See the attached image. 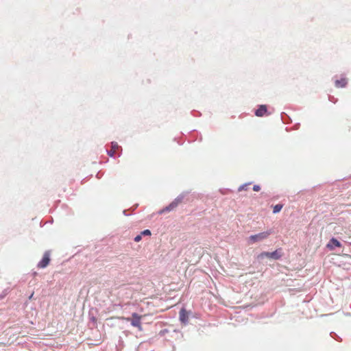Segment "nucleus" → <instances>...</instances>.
Listing matches in <instances>:
<instances>
[{
	"mask_svg": "<svg viewBox=\"0 0 351 351\" xmlns=\"http://www.w3.org/2000/svg\"><path fill=\"white\" fill-rule=\"evenodd\" d=\"M185 194L184 193H182L180 195H179L171 203H170L168 206H167L166 207L163 208L162 209L158 211V214L160 215H162L165 213H167V212H170L171 210H173V209H175L179 204H180L182 202V201L183 200V199L185 197Z\"/></svg>",
	"mask_w": 351,
	"mask_h": 351,
	"instance_id": "f257e3e1",
	"label": "nucleus"
},
{
	"mask_svg": "<svg viewBox=\"0 0 351 351\" xmlns=\"http://www.w3.org/2000/svg\"><path fill=\"white\" fill-rule=\"evenodd\" d=\"M271 234V230H267L265 232H260L256 234L251 235L247 239L248 244H253L257 242L262 241Z\"/></svg>",
	"mask_w": 351,
	"mask_h": 351,
	"instance_id": "f03ea898",
	"label": "nucleus"
},
{
	"mask_svg": "<svg viewBox=\"0 0 351 351\" xmlns=\"http://www.w3.org/2000/svg\"><path fill=\"white\" fill-rule=\"evenodd\" d=\"M132 319L128 317V318H127V320L131 321V325L132 326L136 327L138 328L139 330H141L142 327H141V316L138 315L136 313H133L132 314Z\"/></svg>",
	"mask_w": 351,
	"mask_h": 351,
	"instance_id": "7ed1b4c3",
	"label": "nucleus"
},
{
	"mask_svg": "<svg viewBox=\"0 0 351 351\" xmlns=\"http://www.w3.org/2000/svg\"><path fill=\"white\" fill-rule=\"evenodd\" d=\"M49 252L47 251L45 252L43 258L38 262L37 267L38 268H45L50 262Z\"/></svg>",
	"mask_w": 351,
	"mask_h": 351,
	"instance_id": "20e7f679",
	"label": "nucleus"
},
{
	"mask_svg": "<svg viewBox=\"0 0 351 351\" xmlns=\"http://www.w3.org/2000/svg\"><path fill=\"white\" fill-rule=\"evenodd\" d=\"M262 256H265L268 258H271L275 260L280 259L281 257L280 253L278 250H275L272 252H264L261 254Z\"/></svg>",
	"mask_w": 351,
	"mask_h": 351,
	"instance_id": "39448f33",
	"label": "nucleus"
},
{
	"mask_svg": "<svg viewBox=\"0 0 351 351\" xmlns=\"http://www.w3.org/2000/svg\"><path fill=\"white\" fill-rule=\"evenodd\" d=\"M180 320L183 324H187L189 320L188 313L184 308H182L179 313Z\"/></svg>",
	"mask_w": 351,
	"mask_h": 351,
	"instance_id": "423d86ee",
	"label": "nucleus"
},
{
	"mask_svg": "<svg viewBox=\"0 0 351 351\" xmlns=\"http://www.w3.org/2000/svg\"><path fill=\"white\" fill-rule=\"evenodd\" d=\"M341 246V243L335 238H332L326 245V247L330 250H334L336 247H339Z\"/></svg>",
	"mask_w": 351,
	"mask_h": 351,
	"instance_id": "0eeeda50",
	"label": "nucleus"
},
{
	"mask_svg": "<svg viewBox=\"0 0 351 351\" xmlns=\"http://www.w3.org/2000/svg\"><path fill=\"white\" fill-rule=\"evenodd\" d=\"M267 110V106L265 105H261L255 111V114L257 117H263L266 114Z\"/></svg>",
	"mask_w": 351,
	"mask_h": 351,
	"instance_id": "6e6552de",
	"label": "nucleus"
},
{
	"mask_svg": "<svg viewBox=\"0 0 351 351\" xmlns=\"http://www.w3.org/2000/svg\"><path fill=\"white\" fill-rule=\"evenodd\" d=\"M335 86L338 88H343L347 84V80L346 78H341V80H336L335 82Z\"/></svg>",
	"mask_w": 351,
	"mask_h": 351,
	"instance_id": "1a4fd4ad",
	"label": "nucleus"
},
{
	"mask_svg": "<svg viewBox=\"0 0 351 351\" xmlns=\"http://www.w3.org/2000/svg\"><path fill=\"white\" fill-rule=\"evenodd\" d=\"M282 206H283V205L280 204H278L275 205L273 208V213L276 214V213H279L281 210V209L282 208Z\"/></svg>",
	"mask_w": 351,
	"mask_h": 351,
	"instance_id": "9d476101",
	"label": "nucleus"
},
{
	"mask_svg": "<svg viewBox=\"0 0 351 351\" xmlns=\"http://www.w3.org/2000/svg\"><path fill=\"white\" fill-rule=\"evenodd\" d=\"M119 146L117 142H112L111 143V149L116 151L117 149H119Z\"/></svg>",
	"mask_w": 351,
	"mask_h": 351,
	"instance_id": "9b49d317",
	"label": "nucleus"
},
{
	"mask_svg": "<svg viewBox=\"0 0 351 351\" xmlns=\"http://www.w3.org/2000/svg\"><path fill=\"white\" fill-rule=\"evenodd\" d=\"M249 184H250V183H249V184H244L241 185L239 187L238 191H243V190H247V186H248Z\"/></svg>",
	"mask_w": 351,
	"mask_h": 351,
	"instance_id": "f8f14e48",
	"label": "nucleus"
},
{
	"mask_svg": "<svg viewBox=\"0 0 351 351\" xmlns=\"http://www.w3.org/2000/svg\"><path fill=\"white\" fill-rule=\"evenodd\" d=\"M151 231L148 229L145 230L141 232V236H150L151 235Z\"/></svg>",
	"mask_w": 351,
	"mask_h": 351,
	"instance_id": "ddd939ff",
	"label": "nucleus"
},
{
	"mask_svg": "<svg viewBox=\"0 0 351 351\" xmlns=\"http://www.w3.org/2000/svg\"><path fill=\"white\" fill-rule=\"evenodd\" d=\"M141 239H142V236H141V234H139L136 235V236L134 237V241L135 242H139L140 241H141Z\"/></svg>",
	"mask_w": 351,
	"mask_h": 351,
	"instance_id": "4468645a",
	"label": "nucleus"
},
{
	"mask_svg": "<svg viewBox=\"0 0 351 351\" xmlns=\"http://www.w3.org/2000/svg\"><path fill=\"white\" fill-rule=\"evenodd\" d=\"M115 152L116 151L113 150L112 149H111L110 150H107L108 154L111 157H113L114 156Z\"/></svg>",
	"mask_w": 351,
	"mask_h": 351,
	"instance_id": "2eb2a0df",
	"label": "nucleus"
},
{
	"mask_svg": "<svg viewBox=\"0 0 351 351\" xmlns=\"http://www.w3.org/2000/svg\"><path fill=\"white\" fill-rule=\"evenodd\" d=\"M253 190H254V191H259L261 190V187H260V186H259V185H256V184H255V185H254V186H253Z\"/></svg>",
	"mask_w": 351,
	"mask_h": 351,
	"instance_id": "dca6fc26",
	"label": "nucleus"
},
{
	"mask_svg": "<svg viewBox=\"0 0 351 351\" xmlns=\"http://www.w3.org/2000/svg\"><path fill=\"white\" fill-rule=\"evenodd\" d=\"M6 295H7V291H6V290H5V291H3L2 294H0V300H2L3 298H4V297Z\"/></svg>",
	"mask_w": 351,
	"mask_h": 351,
	"instance_id": "f3484780",
	"label": "nucleus"
},
{
	"mask_svg": "<svg viewBox=\"0 0 351 351\" xmlns=\"http://www.w3.org/2000/svg\"><path fill=\"white\" fill-rule=\"evenodd\" d=\"M90 320L93 322H96V318L95 317H90Z\"/></svg>",
	"mask_w": 351,
	"mask_h": 351,
	"instance_id": "a211bd4d",
	"label": "nucleus"
},
{
	"mask_svg": "<svg viewBox=\"0 0 351 351\" xmlns=\"http://www.w3.org/2000/svg\"><path fill=\"white\" fill-rule=\"evenodd\" d=\"M123 214H124L125 215H126V216H128V215H129V214H128V213H127V210H123Z\"/></svg>",
	"mask_w": 351,
	"mask_h": 351,
	"instance_id": "6ab92c4d",
	"label": "nucleus"
},
{
	"mask_svg": "<svg viewBox=\"0 0 351 351\" xmlns=\"http://www.w3.org/2000/svg\"><path fill=\"white\" fill-rule=\"evenodd\" d=\"M333 335H335V336H337V335H336L335 333H334V332H330V336H331L332 338H335V337L333 336Z\"/></svg>",
	"mask_w": 351,
	"mask_h": 351,
	"instance_id": "aec40b11",
	"label": "nucleus"
},
{
	"mask_svg": "<svg viewBox=\"0 0 351 351\" xmlns=\"http://www.w3.org/2000/svg\"><path fill=\"white\" fill-rule=\"evenodd\" d=\"M33 296V293L30 295L29 298H32Z\"/></svg>",
	"mask_w": 351,
	"mask_h": 351,
	"instance_id": "412c9836",
	"label": "nucleus"
},
{
	"mask_svg": "<svg viewBox=\"0 0 351 351\" xmlns=\"http://www.w3.org/2000/svg\"><path fill=\"white\" fill-rule=\"evenodd\" d=\"M350 245H351V243H350Z\"/></svg>",
	"mask_w": 351,
	"mask_h": 351,
	"instance_id": "4be33fe9",
	"label": "nucleus"
}]
</instances>
